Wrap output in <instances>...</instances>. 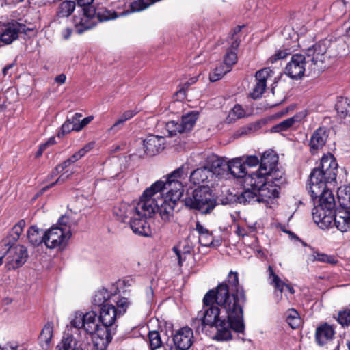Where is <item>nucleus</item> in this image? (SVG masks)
Masks as SVG:
<instances>
[{
  "instance_id": "f257e3e1",
  "label": "nucleus",
  "mask_w": 350,
  "mask_h": 350,
  "mask_svg": "<svg viewBox=\"0 0 350 350\" xmlns=\"http://www.w3.org/2000/svg\"><path fill=\"white\" fill-rule=\"evenodd\" d=\"M246 301L245 291L239 282L238 273L230 271L226 280L215 288L208 291L203 298L202 310L193 319L192 325L202 331L205 326L215 327V339L232 338L231 330L243 333V306Z\"/></svg>"
},
{
  "instance_id": "f03ea898",
  "label": "nucleus",
  "mask_w": 350,
  "mask_h": 350,
  "mask_svg": "<svg viewBox=\"0 0 350 350\" xmlns=\"http://www.w3.org/2000/svg\"><path fill=\"white\" fill-rule=\"evenodd\" d=\"M95 312L90 311L84 314L77 311L70 321L72 327L84 329L92 336V342L98 350H105L111 340V332L105 327L98 325Z\"/></svg>"
},
{
  "instance_id": "7ed1b4c3",
  "label": "nucleus",
  "mask_w": 350,
  "mask_h": 350,
  "mask_svg": "<svg viewBox=\"0 0 350 350\" xmlns=\"http://www.w3.org/2000/svg\"><path fill=\"white\" fill-rule=\"evenodd\" d=\"M318 186L320 187L319 193L312 192V184H309L308 188L312 198H319V202L312 209V218L320 228H329L332 226L334 213L336 211L335 198L332 191L327 189L326 184Z\"/></svg>"
},
{
  "instance_id": "20e7f679",
  "label": "nucleus",
  "mask_w": 350,
  "mask_h": 350,
  "mask_svg": "<svg viewBox=\"0 0 350 350\" xmlns=\"http://www.w3.org/2000/svg\"><path fill=\"white\" fill-rule=\"evenodd\" d=\"M338 164L331 154L324 155L318 167L310 174L309 184H312V192L319 193V187L323 184L332 183L336 178Z\"/></svg>"
},
{
  "instance_id": "39448f33",
  "label": "nucleus",
  "mask_w": 350,
  "mask_h": 350,
  "mask_svg": "<svg viewBox=\"0 0 350 350\" xmlns=\"http://www.w3.org/2000/svg\"><path fill=\"white\" fill-rule=\"evenodd\" d=\"M161 183H154L143 193L140 200L135 202L137 216L150 217L157 211L159 202L163 201L161 193Z\"/></svg>"
},
{
  "instance_id": "423d86ee",
  "label": "nucleus",
  "mask_w": 350,
  "mask_h": 350,
  "mask_svg": "<svg viewBox=\"0 0 350 350\" xmlns=\"http://www.w3.org/2000/svg\"><path fill=\"white\" fill-rule=\"evenodd\" d=\"M246 183L256 190L259 203H264L267 206L271 207L273 200L279 196V187L269 183V180L267 182L265 177L257 174H250Z\"/></svg>"
},
{
  "instance_id": "0eeeda50",
  "label": "nucleus",
  "mask_w": 350,
  "mask_h": 350,
  "mask_svg": "<svg viewBox=\"0 0 350 350\" xmlns=\"http://www.w3.org/2000/svg\"><path fill=\"white\" fill-rule=\"evenodd\" d=\"M185 204L187 206L196 209L203 214H208L216 205L211 189L206 185L196 189L191 196L186 197Z\"/></svg>"
},
{
  "instance_id": "6e6552de",
  "label": "nucleus",
  "mask_w": 350,
  "mask_h": 350,
  "mask_svg": "<svg viewBox=\"0 0 350 350\" xmlns=\"http://www.w3.org/2000/svg\"><path fill=\"white\" fill-rule=\"evenodd\" d=\"M330 46L329 40H325L314 44L306 51L308 62H311L310 68L314 71L319 72L325 69L327 66V61L329 55L327 54V50Z\"/></svg>"
},
{
  "instance_id": "1a4fd4ad",
  "label": "nucleus",
  "mask_w": 350,
  "mask_h": 350,
  "mask_svg": "<svg viewBox=\"0 0 350 350\" xmlns=\"http://www.w3.org/2000/svg\"><path fill=\"white\" fill-rule=\"evenodd\" d=\"M73 23L75 31L79 34L94 27L96 24L94 8H80L74 15Z\"/></svg>"
},
{
  "instance_id": "9d476101",
  "label": "nucleus",
  "mask_w": 350,
  "mask_h": 350,
  "mask_svg": "<svg viewBox=\"0 0 350 350\" xmlns=\"http://www.w3.org/2000/svg\"><path fill=\"white\" fill-rule=\"evenodd\" d=\"M44 232V244L49 249L64 247L70 237V230L62 226H52Z\"/></svg>"
},
{
  "instance_id": "9b49d317",
  "label": "nucleus",
  "mask_w": 350,
  "mask_h": 350,
  "mask_svg": "<svg viewBox=\"0 0 350 350\" xmlns=\"http://www.w3.org/2000/svg\"><path fill=\"white\" fill-rule=\"evenodd\" d=\"M174 346L164 345V350H188L193 342V332L189 327L178 329L173 336Z\"/></svg>"
},
{
  "instance_id": "f8f14e48",
  "label": "nucleus",
  "mask_w": 350,
  "mask_h": 350,
  "mask_svg": "<svg viewBox=\"0 0 350 350\" xmlns=\"http://www.w3.org/2000/svg\"><path fill=\"white\" fill-rule=\"evenodd\" d=\"M28 258L27 249L17 245L10 247L5 254V267L8 270H14L22 267Z\"/></svg>"
},
{
  "instance_id": "ddd939ff",
  "label": "nucleus",
  "mask_w": 350,
  "mask_h": 350,
  "mask_svg": "<svg viewBox=\"0 0 350 350\" xmlns=\"http://www.w3.org/2000/svg\"><path fill=\"white\" fill-rule=\"evenodd\" d=\"M26 26L16 21L5 24L2 26L0 33V40L5 44L12 43L20 33H26Z\"/></svg>"
},
{
  "instance_id": "4468645a",
  "label": "nucleus",
  "mask_w": 350,
  "mask_h": 350,
  "mask_svg": "<svg viewBox=\"0 0 350 350\" xmlns=\"http://www.w3.org/2000/svg\"><path fill=\"white\" fill-rule=\"evenodd\" d=\"M198 118V112L192 111L182 116L180 123L175 122L174 121L167 124V127L171 135H176L177 133H182L191 131L196 124Z\"/></svg>"
},
{
  "instance_id": "2eb2a0df",
  "label": "nucleus",
  "mask_w": 350,
  "mask_h": 350,
  "mask_svg": "<svg viewBox=\"0 0 350 350\" xmlns=\"http://www.w3.org/2000/svg\"><path fill=\"white\" fill-rule=\"evenodd\" d=\"M306 65V61L304 55L299 53L293 55L285 67V73L292 79H300L304 75Z\"/></svg>"
},
{
  "instance_id": "dca6fc26",
  "label": "nucleus",
  "mask_w": 350,
  "mask_h": 350,
  "mask_svg": "<svg viewBox=\"0 0 350 350\" xmlns=\"http://www.w3.org/2000/svg\"><path fill=\"white\" fill-rule=\"evenodd\" d=\"M241 27L240 26L234 29L231 38L232 42L224 57V63L222 64L230 70H231L232 66L237 62V51L241 42L240 36L237 35V33L241 31Z\"/></svg>"
},
{
  "instance_id": "f3484780",
  "label": "nucleus",
  "mask_w": 350,
  "mask_h": 350,
  "mask_svg": "<svg viewBox=\"0 0 350 350\" xmlns=\"http://www.w3.org/2000/svg\"><path fill=\"white\" fill-rule=\"evenodd\" d=\"M156 183H161V192L166 191L165 199L178 202L183 194V185L180 180H158Z\"/></svg>"
},
{
  "instance_id": "a211bd4d",
  "label": "nucleus",
  "mask_w": 350,
  "mask_h": 350,
  "mask_svg": "<svg viewBox=\"0 0 350 350\" xmlns=\"http://www.w3.org/2000/svg\"><path fill=\"white\" fill-rule=\"evenodd\" d=\"M272 74L273 71L269 68H264L256 72V83L250 92L252 98L257 99L262 95L267 88V80Z\"/></svg>"
},
{
  "instance_id": "6ab92c4d",
  "label": "nucleus",
  "mask_w": 350,
  "mask_h": 350,
  "mask_svg": "<svg viewBox=\"0 0 350 350\" xmlns=\"http://www.w3.org/2000/svg\"><path fill=\"white\" fill-rule=\"evenodd\" d=\"M306 116L307 111L306 110L301 111L295 114L293 116L288 118L274 125L271 128V131L274 133H280L289 131L293 128H296L304 121Z\"/></svg>"
},
{
  "instance_id": "aec40b11",
  "label": "nucleus",
  "mask_w": 350,
  "mask_h": 350,
  "mask_svg": "<svg viewBox=\"0 0 350 350\" xmlns=\"http://www.w3.org/2000/svg\"><path fill=\"white\" fill-rule=\"evenodd\" d=\"M205 165L213 172V176H224L226 174L228 161L216 154H211L206 158Z\"/></svg>"
},
{
  "instance_id": "412c9836",
  "label": "nucleus",
  "mask_w": 350,
  "mask_h": 350,
  "mask_svg": "<svg viewBox=\"0 0 350 350\" xmlns=\"http://www.w3.org/2000/svg\"><path fill=\"white\" fill-rule=\"evenodd\" d=\"M165 138L162 136L153 135L148 136L143 141L144 152L149 156H153L160 152L165 148Z\"/></svg>"
},
{
  "instance_id": "4be33fe9",
  "label": "nucleus",
  "mask_w": 350,
  "mask_h": 350,
  "mask_svg": "<svg viewBox=\"0 0 350 350\" xmlns=\"http://www.w3.org/2000/svg\"><path fill=\"white\" fill-rule=\"evenodd\" d=\"M113 213L117 218L122 222H127L133 217L137 216L135 202L128 204L120 202L114 206Z\"/></svg>"
},
{
  "instance_id": "5701e85b",
  "label": "nucleus",
  "mask_w": 350,
  "mask_h": 350,
  "mask_svg": "<svg viewBox=\"0 0 350 350\" xmlns=\"http://www.w3.org/2000/svg\"><path fill=\"white\" fill-rule=\"evenodd\" d=\"M278 162V156L273 152H265L260 161V167L256 172L252 174H257L258 176L265 177V174L272 172L273 170L276 168Z\"/></svg>"
},
{
  "instance_id": "b1692460",
  "label": "nucleus",
  "mask_w": 350,
  "mask_h": 350,
  "mask_svg": "<svg viewBox=\"0 0 350 350\" xmlns=\"http://www.w3.org/2000/svg\"><path fill=\"white\" fill-rule=\"evenodd\" d=\"M119 316L116 308L113 305H103L100 308L99 320L101 322V327H105L110 332V327H111L116 321L117 317Z\"/></svg>"
},
{
  "instance_id": "393cba45",
  "label": "nucleus",
  "mask_w": 350,
  "mask_h": 350,
  "mask_svg": "<svg viewBox=\"0 0 350 350\" xmlns=\"http://www.w3.org/2000/svg\"><path fill=\"white\" fill-rule=\"evenodd\" d=\"M229 174L236 178H245V183L247 178L250 176H247L245 163L241 157H236L228 161V168L226 169V175Z\"/></svg>"
},
{
  "instance_id": "a878e982",
  "label": "nucleus",
  "mask_w": 350,
  "mask_h": 350,
  "mask_svg": "<svg viewBox=\"0 0 350 350\" xmlns=\"http://www.w3.org/2000/svg\"><path fill=\"white\" fill-rule=\"evenodd\" d=\"M327 139L326 129L319 127L312 133L310 140V149L312 154L317 153L325 146Z\"/></svg>"
},
{
  "instance_id": "bb28decb",
  "label": "nucleus",
  "mask_w": 350,
  "mask_h": 350,
  "mask_svg": "<svg viewBox=\"0 0 350 350\" xmlns=\"http://www.w3.org/2000/svg\"><path fill=\"white\" fill-rule=\"evenodd\" d=\"M147 217L144 216H135L133 217L129 220L131 228L135 234L148 237L151 235L152 230L150 226L148 224L146 218Z\"/></svg>"
},
{
  "instance_id": "cd10ccee",
  "label": "nucleus",
  "mask_w": 350,
  "mask_h": 350,
  "mask_svg": "<svg viewBox=\"0 0 350 350\" xmlns=\"http://www.w3.org/2000/svg\"><path fill=\"white\" fill-rule=\"evenodd\" d=\"M334 334V327L327 323H324L317 328L315 339L319 345L323 346L332 341Z\"/></svg>"
},
{
  "instance_id": "c85d7f7f",
  "label": "nucleus",
  "mask_w": 350,
  "mask_h": 350,
  "mask_svg": "<svg viewBox=\"0 0 350 350\" xmlns=\"http://www.w3.org/2000/svg\"><path fill=\"white\" fill-rule=\"evenodd\" d=\"M332 224L342 232L348 231L350 229L349 211L337 208L334 213Z\"/></svg>"
},
{
  "instance_id": "c756f323",
  "label": "nucleus",
  "mask_w": 350,
  "mask_h": 350,
  "mask_svg": "<svg viewBox=\"0 0 350 350\" xmlns=\"http://www.w3.org/2000/svg\"><path fill=\"white\" fill-rule=\"evenodd\" d=\"M160 205H158L157 211L162 221L165 223H170L174 219V208L176 205V202L171 201L165 199L162 202H159Z\"/></svg>"
},
{
  "instance_id": "7c9ffc66",
  "label": "nucleus",
  "mask_w": 350,
  "mask_h": 350,
  "mask_svg": "<svg viewBox=\"0 0 350 350\" xmlns=\"http://www.w3.org/2000/svg\"><path fill=\"white\" fill-rule=\"evenodd\" d=\"M190 181L194 185H203L209 183L213 178V172L204 165L193 171L190 174Z\"/></svg>"
},
{
  "instance_id": "2f4dec72",
  "label": "nucleus",
  "mask_w": 350,
  "mask_h": 350,
  "mask_svg": "<svg viewBox=\"0 0 350 350\" xmlns=\"http://www.w3.org/2000/svg\"><path fill=\"white\" fill-rule=\"evenodd\" d=\"M82 117L80 113H75L70 118L67 119L61 127V131L57 134V137L64 135L71 131H79V119Z\"/></svg>"
},
{
  "instance_id": "473e14b6",
  "label": "nucleus",
  "mask_w": 350,
  "mask_h": 350,
  "mask_svg": "<svg viewBox=\"0 0 350 350\" xmlns=\"http://www.w3.org/2000/svg\"><path fill=\"white\" fill-rule=\"evenodd\" d=\"M131 11H114L106 8H100L96 11V21L98 20L100 22L106 21L108 20L115 19L116 18L123 16L129 14Z\"/></svg>"
},
{
  "instance_id": "72a5a7b5",
  "label": "nucleus",
  "mask_w": 350,
  "mask_h": 350,
  "mask_svg": "<svg viewBox=\"0 0 350 350\" xmlns=\"http://www.w3.org/2000/svg\"><path fill=\"white\" fill-rule=\"evenodd\" d=\"M27 236L29 243L33 246H38L42 243H44L45 232L36 226H32L29 228Z\"/></svg>"
},
{
  "instance_id": "f704fd0d",
  "label": "nucleus",
  "mask_w": 350,
  "mask_h": 350,
  "mask_svg": "<svg viewBox=\"0 0 350 350\" xmlns=\"http://www.w3.org/2000/svg\"><path fill=\"white\" fill-rule=\"evenodd\" d=\"M53 334V323L49 322L42 328L39 336V342L42 348L49 347Z\"/></svg>"
},
{
  "instance_id": "c9c22d12",
  "label": "nucleus",
  "mask_w": 350,
  "mask_h": 350,
  "mask_svg": "<svg viewBox=\"0 0 350 350\" xmlns=\"http://www.w3.org/2000/svg\"><path fill=\"white\" fill-rule=\"evenodd\" d=\"M237 201L239 204L244 205L247 204H253L254 202H259L258 193L256 190H254L251 187V189H247L241 192L237 196Z\"/></svg>"
},
{
  "instance_id": "e433bc0d",
  "label": "nucleus",
  "mask_w": 350,
  "mask_h": 350,
  "mask_svg": "<svg viewBox=\"0 0 350 350\" xmlns=\"http://www.w3.org/2000/svg\"><path fill=\"white\" fill-rule=\"evenodd\" d=\"M268 271L269 284L275 288V291H278L281 294L284 291L286 284L284 281H282L278 275H276L274 273L271 266H269ZM276 296L278 297V300L281 299V295L280 296L276 295Z\"/></svg>"
},
{
  "instance_id": "4c0bfd02",
  "label": "nucleus",
  "mask_w": 350,
  "mask_h": 350,
  "mask_svg": "<svg viewBox=\"0 0 350 350\" xmlns=\"http://www.w3.org/2000/svg\"><path fill=\"white\" fill-rule=\"evenodd\" d=\"M338 200L340 209H350V186L340 187L338 190Z\"/></svg>"
},
{
  "instance_id": "58836bf2",
  "label": "nucleus",
  "mask_w": 350,
  "mask_h": 350,
  "mask_svg": "<svg viewBox=\"0 0 350 350\" xmlns=\"http://www.w3.org/2000/svg\"><path fill=\"white\" fill-rule=\"evenodd\" d=\"M76 7L75 2L73 1H64L62 2L57 11V16L59 18H66L65 21H68L67 18L71 15L74 12Z\"/></svg>"
},
{
  "instance_id": "ea45409f",
  "label": "nucleus",
  "mask_w": 350,
  "mask_h": 350,
  "mask_svg": "<svg viewBox=\"0 0 350 350\" xmlns=\"http://www.w3.org/2000/svg\"><path fill=\"white\" fill-rule=\"evenodd\" d=\"M339 118H345L350 113V100L347 98L339 97L335 105Z\"/></svg>"
},
{
  "instance_id": "a19ab883",
  "label": "nucleus",
  "mask_w": 350,
  "mask_h": 350,
  "mask_svg": "<svg viewBox=\"0 0 350 350\" xmlns=\"http://www.w3.org/2000/svg\"><path fill=\"white\" fill-rule=\"evenodd\" d=\"M77 342L71 334H64L62 340L57 346V350H78Z\"/></svg>"
},
{
  "instance_id": "79ce46f5",
  "label": "nucleus",
  "mask_w": 350,
  "mask_h": 350,
  "mask_svg": "<svg viewBox=\"0 0 350 350\" xmlns=\"http://www.w3.org/2000/svg\"><path fill=\"white\" fill-rule=\"evenodd\" d=\"M284 172L277 168H275L272 172H269L265 175L266 181L269 180V183L277 185L279 187L280 184L283 183Z\"/></svg>"
},
{
  "instance_id": "37998d69",
  "label": "nucleus",
  "mask_w": 350,
  "mask_h": 350,
  "mask_svg": "<svg viewBox=\"0 0 350 350\" xmlns=\"http://www.w3.org/2000/svg\"><path fill=\"white\" fill-rule=\"evenodd\" d=\"M110 293L105 288L98 290L93 297V304L96 306L103 307V305H107L105 302L110 298Z\"/></svg>"
},
{
  "instance_id": "c03bdc74",
  "label": "nucleus",
  "mask_w": 350,
  "mask_h": 350,
  "mask_svg": "<svg viewBox=\"0 0 350 350\" xmlns=\"http://www.w3.org/2000/svg\"><path fill=\"white\" fill-rule=\"evenodd\" d=\"M188 165H182L180 167L173 171L165 179L170 180H180L187 177L188 174Z\"/></svg>"
},
{
  "instance_id": "a18cd8bd",
  "label": "nucleus",
  "mask_w": 350,
  "mask_h": 350,
  "mask_svg": "<svg viewBox=\"0 0 350 350\" xmlns=\"http://www.w3.org/2000/svg\"><path fill=\"white\" fill-rule=\"evenodd\" d=\"M26 226L25 220L21 219L18 221L12 228L10 232V238L13 242H16L18 240L21 234H22L24 228Z\"/></svg>"
},
{
  "instance_id": "49530a36",
  "label": "nucleus",
  "mask_w": 350,
  "mask_h": 350,
  "mask_svg": "<svg viewBox=\"0 0 350 350\" xmlns=\"http://www.w3.org/2000/svg\"><path fill=\"white\" fill-rule=\"evenodd\" d=\"M286 322L293 329H296L301 323L298 312L294 310H288L286 313Z\"/></svg>"
},
{
  "instance_id": "de8ad7c7",
  "label": "nucleus",
  "mask_w": 350,
  "mask_h": 350,
  "mask_svg": "<svg viewBox=\"0 0 350 350\" xmlns=\"http://www.w3.org/2000/svg\"><path fill=\"white\" fill-rule=\"evenodd\" d=\"M149 344L151 350H155L162 346L161 335L157 331H150L148 334Z\"/></svg>"
},
{
  "instance_id": "09e8293b",
  "label": "nucleus",
  "mask_w": 350,
  "mask_h": 350,
  "mask_svg": "<svg viewBox=\"0 0 350 350\" xmlns=\"http://www.w3.org/2000/svg\"><path fill=\"white\" fill-rule=\"evenodd\" d=\"M230 70L224 67L223 64H220L216 67L209 75V79L211 82L217 81L221 79L226 73Z\"/></svg>"
},
{
  "instance_id": "8fccbe9b",
  "label": "nucleus",
  "mask_w": 350,
  "mask_h": 350,
  "mask_svg": "<svg viewBox=\"0 0 350 350\" xmlns=\"http://www.w3.org/2000/svg\"><path fill=\"white\" fill-rule=\"evenodd\" d=\"M337 321L342 326L350 325V306L338 312Z\"/></svg>"
},
{
  "instance_id": "3c124183",
  "label": "nucleus",
  "mask_w": 350,
  "mask_h": 350,
  "mask_svg": "<svg viewBox=\"0 0 350 350\" xmlns=\"http://www.w3.org/2000/svg\"><path fill=\"white\" fill-rule=\"evenodd\" d=\"M312 261H319L322 262H327L330 264H334L336 262V260L334 259V257L328 256L325 254L319 253L318 252H314L312 256H311Z\"/></svg>"
},
{
  "instance_id": "603ef678",
  "label": "nucleus",
  "mask_w": 350,
  "mask_h": 350,
  "mask_svg": "<svg viewBox=\"0 0 350 350\" xmlns=\"http://www.w3.org/2000/svg\"><path fill=\"white\" fill-rule=\"evenodd\" d=\"M246 116V111L241 105L237 104L230 112L229 117L232 120L243 118Z\"/></svg>"
},
{
  "instance_id": "864d4df0",
  "label": "nucleus",
  "mask_w": 350,
  "mask_h": 350,
  "mask_svg": "<svg viewBox=\"0 0 350 350\" xmlns=\"http://www.w3.org/2000/svg\"><path fill=\"white\" fill-rule=\"evenodd\" d=\"M131 303L127 298L122 297L117 301V312L119 316L124 314Z\"/></svg>"
},
{
  "instance_id": "5fc2aeb1",
  "label": "nucleus",
  "mask_w": 350,
  "mask_h": 350,
  "mask_svg": "<svg viewBox=\"0 0 350 350\" xmlns=\"http://www.w3.org/2000/svg\"><path fill=\"white\" fill-rule=\"evenodd\" d=\"M198 241H199L200 244L204 247L216 245L215 244H214L213 237H212V234L211 232L199 237Z\"/></svg>"
},
{
  "instance_id": "6e6d98bb",
  "label": "nucleus",
  "mask_w": 350,
  "mask_h": 350,
  "mask_svg": "<svg viewBox=\"0 0 350 350\" xmlns=\"http://www.w3.org/2000/svg\"><path fill=\"white\" fill-rule=\"evenodd\" d=\"M198 81L197 77H191L188 81L181 84L180 85V89L177 91L176 94H185L186 90L189 88V87L193 84H194Z\"/></svg>"
},
{
  "instance_id": "4d7b16f0",
  "label": "nucleus",
  "mask_w": 350,
  "mask_h": 350,
  "mask_svg": "<svg viewBox=\"0 0 350 350\" xmlns=\"http://www.w3.org/2000/svg\"><path fill=\"white\" fill-rule=\"evenodd\" d=\"M70 176V174H66V173H64L62 174H61L59 178L56 180V181L52 183L51 184L43 187L42 189V192H44L46 191L47 189H49V188L52 187L53 186H54L55 185L57 184V183H62L64 182H65L67 179L69 178Z\"/></svg>"
},
{
  "instance_id": "13d9d810",
  "label": "nucleus",
  "mask_w": 350,
  "mask_h": 350,
  "mask_svg": "<svg viewBox=\"0 0 350 350\" xmlns=\"http://www.w3.org/2000/svg\"><path fill=\"white\" fill-rule=\"evenodd\" d=\"M288 54H290V52H288L287 51L279 50L273 55L269 57V62L273 64L278 59L286 57Z\"/></svg>"
},
{
  "instance_id": "bf43d9fd",
  "label": "nucleus",
  "mask_w": 350,
  "mask_h": 350,
  "mask_svg": "<svg viewBox=\"0 0 350 350\" xmlns=\"http://www.w3.org/2000/svg\"><path fill=\"white\" fill-rule=\"evenodd\" d=\"M94 146H95V142L92 141V142H88L83 148H81L80 150H79V152L81 154V157L83 158L86 154H88L92 150H93Z\"/></svg>"
},
{
  "instance_id": "052dcab7",
  "label": "nucleus",
  "mask_w": 350,
  "mask_h": 350,
  "mask_svg": "<svg viewBox=\"0 0 350 350\" xmlns=\"http://www.w3.org/2000/svg\"><path fill=\"white\" fill-rule=\"evenodd\" d=\"M245 165H247L250 167L256 166L259 163V159L256 156L251 155L247 157L245 161Z\"/></svg>"
},
{
  "instance_id": "680f3d73",
  "label": "nucleus",
  "mask_w": 350,
  "mask_h": 350,
  "mask_svg": "<svg viewBox=\"0 0 350 350\" xmlns=\"http://www.w3.org/2000/svg\"><path fill=\"white\" fill-rule=\"evenodd\" d=\"M136 112L133 110H128L124 111L119 118L124 123L127 120L131 119L135 115Z\"/></svg>"
},
{
  "instance_id": "e2e57ef3",
  "label": "nucleus",
  "mask_w": 350,
  "mask_h": 350,
  "mask_svg": "<svg viewBox=\"0 0 350 350\" xmlns=\"http://www.w3.org/2000/svg\"><path fill=\"white\" fill-rule=\"evenodd\" d=\"M94 117L92 116H90L83 118V120L79 119V131H81L86 125H88L92 120Z\"/></svg>"
},
{
  "instance_id": "0e129e2a",
  "label": "nucleus",
  "mask_w": 350,
  "mask_h": 350,
  "mask_svg": "<svg viewBox=\"0 0 350 350\" xmlns=\"http://www.w3.org/2000/svg\"><path fill=\"white\" fill-rule=\"evenodd\" d=\"M124 123L118 118V120L109 129V132H117L121 129Z\"/></svg>"
},
{
  "instance_id": "69168bd1",
  "label": "nucleus",
  "mask_w": 350,
  "mask_h": 350,
  "mask_svg": "<svg viewBox=\"0 0 350 350\" xmlns=\"http://www.w3.org/2000/svg\"><path fill=\"white\" fill-rule=\"evenodd\" d=\"M144 293L145 301H146L147 303H150L152 301L154 295L152 288L151 287L146 288Z\"/></svg>"
},
{
  "instance_id": "338daca9",
  "label": "nucleus",
  "mask_w": 350,
  "mask_h": 350,
  "mask_svg": "<svg viewBox=\"0 0 350 350\" xmlns=\"http://www.w3.org/2000/svg\"><path fill=\"white\" fill-rule=\"evenodd\" d=\"M196 230L198 232L199 237L210 232L207 228L204 227L199 221L196 222Z\"/></svg>"
},
{
  "instance_id": "774afa93",
  "label": "nucleus",
  "mask_w": 350,
  "mask_h": 350,
  "mask_svg": "<svg viewBox=\"0 0 350 350\" xmlns=\"http://www.w3.org/2000/svg\"><path fill=\"white\" fill-rule=\"evenodd\" d=\"M59 30L64 39L67 40L70 38L72 32V30L70 27H61Z\"/></svg>"
}]
</instances>
